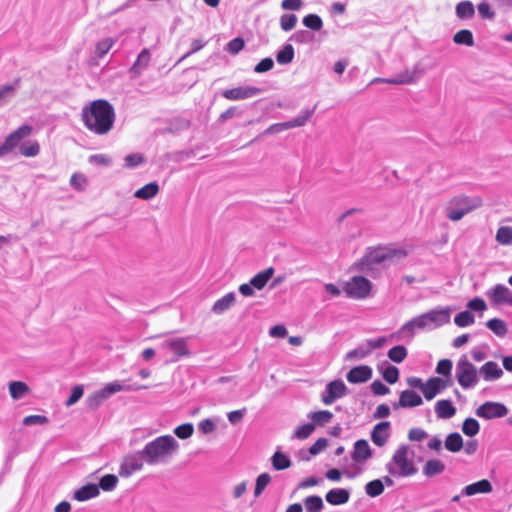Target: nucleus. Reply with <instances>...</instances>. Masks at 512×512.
<instances>
[{
	"label": "nucleus",
	"mask_w": 512,
	"mask_h": 512,
	"mask_svg": "<svg viewBox=\"0 0 512 512\" xmlns=\"http://www.w3.org/2000/svg\"><path fill=\"white\" fill-rule=\"evenodd\" d=\"M83 393H84V389H83L82 385L74 386L71 390L70 397L65 402V405L67 407L74 405L75 403H77L80 400V398L83 396Z\"/></svg>",
	"instance_id": "nucleus-60"
},
{
	"label": "nucleus",
	"mask_w": 512,
	"mask_h": 512,
	"mask_svg": "<svg viewBox=\"0 0 512 512\" xmlns=\"http://www.w3.org/2000/svg\"><path fill=\"white\" fill-rule=\"evenodd\" d=\"M270 481L271 477L268 473H262L257 477L254 491L255 497H258L262 493Z\"/></svg>",
	"instance_id": "nucleus-58"
},
{
	"label": "nucleus",
	"mask_w": 512,
	"mask_h": 512,
	"mask_svg": "<svg viewBox=\"0 0 512 512\" xmlns=\"http://www.w3.org/2000/svg\"><path fill=\"white\" fill-rule=\"evenodd\" d=\"M160 347L173 355V362L192 355L189 347V337H166Z\"/></svg>",
	"instance_id": "nucleus-8"
},
{
	"label": "nucleus",
	"mask_w": 512,
	"mask_h": 512,
	"mask_svg": "<svg viewBox=\"0 0 512 512\" xmlns=\"http://www.w3.org/2000/svg\"><path fill=\"white\" fill-rule=\"evenodd\" d=\"M99 493L98 485L87 484L74 492V499L82 502L97 497Z\"/></svg>",
	"instance_id": "nucleus-30"
},
{
	"label": "nucleus",
	"mask_w": 512,
	"mask_h": 512,
	"mask_svg": "<svg viewBox=\"0 0 512 512\" xmlns=\"http://www.w3.org/2000/svg\"><path fill=\"white\" fill-rule=\"evenodd\" d=\"M479 375H481L485 381H494L501 378L503 370L496 362L488 361L480 368Z\"/></svg>",
	"instance_id": "nucleus-26"
},
{
	"label": "nucleus",
	"mask_w": 512,
	"mask_h": 512,
	"mask_svg": "<svg viewBox=\"0 0 512 512\" xmlns=\"http://www.w3.org/2000/svg\"><path fill=\"white\" fill-rule=\"evenodd\" d=\"M423 316L427 330H433L450 322L451 309L449 307L436 308L423 313Z\"/></svg>",
	"instance_id": "nucleus-11"
},
{
	"label": "nucleus",
	"mask_w": 512,
	"mask_h": 512,
	"mask_svg": "<svg viewBox=\"0 0 512 512\" xmlns=\"http://www.w3.org/2000/svg\"><path fill=\"white\" fill-rule=\"evenodd\" d=\"M486 326L498 337H504L508 333L506 322L499 318H492L488 320L486 322Z\"/></svg>",
	"instance_id": "nucleus-35"
},
{
	"label": "nucleus",
	"mask_w": 512,
	"mask_h": 512,
	"mask_svg": "<svg viewBox=\"0 0 512 512\" xmlns=\"http://www.w3.org/2000/svg\"><path fill=\"white\" fill-rule=\"evenodd\" d=\"M81 119L84 126L96 135L108 134L115 123V109L107 100L98 99L82 108Z\"/></svg>",
	"instance_id": "nucleus-1"
},
{
	"label": "nucleus",
	"mask_w": 512,
	"mask_h": 512,
	"mask_svg": "<svg viewBox=\"0 0 512 512\" xmlns=\"http://www.w3.org/2000/svg\"><path fill=\"white\" fill-rule=\"evenodd\" d=\"M418 330H427L423 314L406 322L393 336H396L397 339L405 337L412 338Z\"/></svg>",
	"instance_id": "nucleus-16"
},
{
	"label": "nucleus",
	"mask_w": 512,
	"mask_h": 512,
	"mask_svg": "<svg viewBox=\"0 0 512 512\" xmlns=\"http://www.w3.org/2000/svg\"><path fill=\"white\" fill-rule=\"evenodd\" d=\"M309 418L313 421L312 424L324 426L331 421L333 414L330 411L322 410L311 413Z\"/></svg>",
	"instance_id": "nucleus-47"
},
{
	"label": "nucleus",
	"mask_w": 512,
	"mask_h": 512,
	"mask_svg": "<svg viewBox=\"0 0 512 512\" xmlns=\"http://www.w3.org/2000/svg\"><path fill=\"white\" fill-rule=\"evenodd\" d=\"M372 283L363 276L350 278L344 286L346 294L354 299H364L370 295Z\"/></svg>",
	"instance_id": "nucleus-9"
},
{
	"label": "nucleus",
	"mask_w": 512,
	"mask_h": 512,
	"mask_svg": "<svg viewBox=\"0 0 512 512\" xmlns=\"http://www.w3.org/2000/svg\"><path fill=\"white\" fill-rule=\"evenodd\" d=\"M372 368L368 365H359L352 368L346 375L349 383L359 384L369 381L372 377Z\"/></svg>",
	"instance_id": "nucleus-21"
},
{
	"label": "nucleus",
	"mask_w": 512,
	"mask_h": 512,
	"mask_svg": "<svg viewBox=\"0 0 512 512\" xmlns=\"http://www.w3.org/2000/svg\"><path fill=\"white\" fill-rule=\"evenodd\" d=\"M303 24L312 30L319 31L322 26L323 22L322 19L316 15V14H308L303 18Z\"/></svg>",
	"instance_id": "nucleus-56"
},
{
	"label": "nucleus",
	"mask_w": 512,
	"mask_h": 512,
	"mask_svg": "<svg viewBox=\"0 0 512 512\" xmlns=\"http://www.w3.org/2000/svg\"><path fill=\"white\" fill-rule=\"evenodd\" d=\"M493 491V485L488 479H481L477 482L466 485L461 490V495L472 497L478 494H490Z\"/></svg>",
	"instance_id": "nucleus-20"
},
{
	"label": "nucleus",
	"mask_w": 512,
	"mask_h": 512,
	"mask_svg": "<svg viewBox=\"0 0 512 512\" xmlns=\"http://www.w3.org/2000/svg\"><path fill=\"white\" fill-rule=\"evenodd\" d=\"M452 361L449 360V359H443V360H440L437 364V367H436V372L438 374H441V375H444V376H447V377H450L451 375V370H452Z\"/></svg>",
	"instance_id": "nucleus-63"
},
{
	"label": "nucleus",
	"mask_w": 512,
	"mask_h": 512,
	"mask_svg": "<svg viewBox=\"0 0 512 512\" xmlns=\"http://www.w3.org/2000/svg\"><path fill=\"white\" fill-rule=\"evenodd\" d=\"M297 23V17L294 14H284L280 18V26L284 31L292 30Z\"/></svg>",
	"instance_id": "nucleus-59"
},
{
	"label": "nucleus",
	"mask_w": 512,
	"mask_h": 512,
	"mask_svg": "<svg viewBox=\"0 0 512 512\" xmlns=\"http://www.w3.org/2000/svg\"><path fill=\"white\" fill-rule=\"evenodd\" d=\"M10 396L13 400L24 398L29 392V386L22 381H12L8 385Z\"/></svg>",
	"instance_id": "nucleus-31"
},
{
	"label": "nucleus",
	"mask_w": 512,
	"mask_h": 512,
	"mask_svg": "<svg viewBox=\"0 0 512 512\" xmlns=\"http://www.w3.org/2000/svg\"><path fill=\"white\" fill-rule=\"evenodd\" d=\"M159 192V185L157 182H150L143 186L142 188L138 189L134 196L138 199L142 200H149L154 198Z\"/></svg>",
	"instance_id": "nucleus-34"
},
{
	"label": "nucleus",
	"mask_w": 512,
	"mask_h": 512,
	"mask_svg": "<svg viewBox=\"0 0 512 512\" xmlns=\"http://www.w3.org/2000/svg\"><path fill=\"white\" fill-rule=\"evenodd\" d=\"M383 491L384 485L380 479L372 480L365 485V492L370 497H377L381 495Z\"/></svg>",
	"instance_id": "nucleus-48"
},
{
	"label": "nucleus",
	"mask_w": 512,
	"mask_h": 512,
	"mask_svg": "<svg viewBox=\"0 0 512 512\" xmlns=\"http://www.w3.org/2000/svg\"><path fill=\"white\" fill-rule=\"evenodd\" d=\"M125 165L128 168H134L144 162V157L142 154L133 153L129 154L125 157Z\"/></svg>",
	"instance_id": "nucleus-64"
},
{
	"label": "nucleus",
	"mask_w": 512,
	"mask_h": 512,
	"mask_svg": "<svg viewBox=\"0 0 512 512\" xmlns=\"http://www.w3.org/2000/svg\"><path fill=\"white\" fill-rule=\"evenodd\" d=\"M313 114V110L302 111L297 117L284 122V129H292L304 126Z\"/></svg>",
	"instance_id": "nucleus-37"
},
{
	"label": "nucleus",
	"mask_w": 512,
	"mask_h": 512,
	"mask_svg": "<svg viewBox=\"0 0 512 512\" xmlns=\"http://www.w3.org/2000/svg\"><path fill=\"white\" fill-rule=\"evenodd\" d=\"M47 423H48V418L43 415H29L23 419V424L25 426L44 425Z\"/></svg>",
	"instance_id": "nucleus-62"
},
{
	"label": "nucleus",
	"mask_w": 512,
	"mask_h": 512,
	"mask_svg": "<svg viewBox=\"0 0 512 512\" xmlns=\"http://www.w3.org/2000/svg\"><path fill=\"white\" fill-rule=\"evenodd\" d=\"M423 400L414 390H404L400 393L399 401L393 404L394 409L412 408L422 405Z\"/></svg>",
	"instance_id": "nucleus-22"
},
{
	"label": "nucleus",
	"mask_w": 512,
	"mask_h": 512,
	"mask_svg": "<svg viewBox=\"0 0 512 512\" xmlns=\"http://www.w3.org/2000/svg\"><path fill=\"white\" fill-rule=\"evenodd\" d=\"M435 412L440 419H449L456 414V408L451 400H439L435 404Z\"/></svg>",
	"instance_id": "nucleus-29"
},
{
	"label": "nucleus",
	"mask_w": 512,
	"mask_h": 512,
	"mask_svg": "<svg viewBox=\"0 0 512 512\" xmlns=\"http://www.w3.org/2000/svg\"><path fill=\"white\" fill-rule=\"evenodd\" d=\"M315 424L307 423L297 427L292 435V438L304 440L308 438L314 431Z\"/></svg>",
	"instance_id": "nucleus-55"
},
{
	"label": "nucleus",
	"mask_w": 512,
	"mask_h": 512,
	"mask_svg": "<svg viewBox=\"0 0 512 512\" xmlns=\"http://www.w3.org/2000/svg\"><path fill=\"white\" fill-rule=\"evenodd\" d=\"M416 81V74L413 71L405 70L392 78H375L372 83H389L394 85L411 84Z\"/></svg>",
	"instance_id": "nucleus-24"
},
{
	"label": "nucleus",
	"mask_w": 512,
	"mask_h": 512,
	"mask_svg": "<svg viewBox=\"0 0 512 512\" xmlns=\"http://www.w3.org/2000/svg\"><path fill=\"white\" fill-rule=\"evenodd\" d=\"M381 374L389 384H394L399 379V370L393 365H387L386 367L381 368Z\"/></svg>",
	"instance_id": "nucleus-53"
},
{
	"label": "nucleus",
	"mask_w": 512,
	"mask_h": 512,
	"mask_svg": "<svg viewBox=\"0 0 512 512\" xmlns=\"http://www.w3.org/2000/svg\"><path fill=\"white\" fill-rule=\"evenodd\" d=\"M115 44V39L111 37L100 40L95 47V57L98 59L103 58Z\"/></svg>",
	"instance_id": "nucleus-41"
},
{
	"label": "nucleus",
	"mask_w": 512,
	"mask_h": 512,
	"mask_svg": "<svg viewBox=\"0 0 512 512\" xmlns=\"http://www.w3.org/2000/svg\"><path fill=\"white\" fill-rule=\"evenodd\" d=\"M32 133L33 127L31 125H22L8 134L0 145V158L12 153L16 148H19L20 154L24 157H36L40 153V145L37 141L21 143L23 139L29 137Z\"/></svg>",
	"instance_id": "nucleus-3"
},
{
	"label": "nucleus",
	"mask_w": 512,
	"mask_h": 512,
	"mask_svg": "<svg viewBox=\"0 0 512 512\" xmlns=\"http://www.w3.org/2000/svg\"><path fill=\"white\" fill-rule=\"evenodd\" d=\"M505 405L498 402H485L476 409V415L484 419L501 418L507 414Z\"/></svg>",
	"instance_id": "nucleus-14"
},
{
	"label": "nucleus",
	"mask_w": 512,
	"mask_h": 512,
	"mask_svg": "<svg viewBox=\"0 0 512 512\" xmlns=\"http://www.w3.org/2000/svg\"><path fill=\"white\" fill-rule=\"evenodd\" d=\"M371 353L369 349L367 348L366 344H362L358 346L357 348L349 351L346 354L345 359L346 360H362L369 356Z\"/></svg>",
	"instance_id": "nucleus-50"
},
{
	"label": "nucleus",
	"mask_w": 512,
	"mask_h": 512,
	"mask_svg": "<svg viewBox=\"0 0 512 512\" xmlns=\"http://www.w3.org/2000/svg\"><path fill=\"white\" fill-rule=\"evenodd\" d=\"M455 12L460 19H470L475 14V8L471 1H461L456 5Z\"/></svg>",
	"instance_id": "nucleus-36"
},
{
	"label": "nucleus",
	"mask_w": 512,
	"mask_h": 512,
	"mask_svg": "<svg viewBox=\"0 0 512 512\" xmlns=\"http://www.w3.org/2000/svg\"><path fill=\"white\" fill-rule=\"evenodd\" d=\"M486 296L494 306H512V291L503 284H496L487 290Z\"/></svg>",
	"instance_id": "nucleus-12"
},
{
	"label": "nucleus",
	"mask_w": 512,
	"mask_h": 512,
	"mask_svg": "<svg viewBox=\"0 0 512 512\" xmlns=\"http://www.w3.org/2000/svg\"><path fill=\"white\" fill-rule=\"evenodd\" d=\"M17 90L16 84H7L0 87V107L8 104L15 96Z\"/></svg>",
	"instance_id": "nucleus-45"
},
{
	"label": "nucleus",
	"mask_w": 512,
	"mask_h": 512,
	"mask_svg": "<svg viewBox=\"0 0 512 512\" xmlns=\"http://www.w3.org/2000/svg\"><path fill=\"white\" fill-rule=\"evenodd\" d=\"M445 464L439 459H430L423 466V474L426 477H433L443 473Z\"/></svg>",
	"instance_id": "nucleus-33"
},
{
	"label": "nucleus",
	"mask_w": 512,
	"mask_h": 512,
	"mask_svg": "<svg viewBox=\"0 0 512 512\" xmlns=\"http://www.w3.org/2000/svg\"><path fill=\"white\" fill-rule=\"evenodd\" d=\"M87 179L84 175L75 173L71 176L70 185L76 190L82 191L85 189Z\"/></svg>",
	"instance_id": "nucleus-61"
},
{
	"label": "nucleus",
	"mask_w": 512,
	"mask_h": 512,
	"mask_svg": "<svg viewBox=\"0 0 512 512\" xmlns=\"http://www.w3.org/2000/svg\"><path fill=\"white\" fill-rule=\"evenodd\" d=\"M415 450L409 445H400L391 460L386 464V470L394 477H410L417 473L414 461Z\"/></svg>",
	"instance_id": "nucleus-5"
},
{
	"label": "nucleus",
	"mask_w": 512,
	"mask_h": 512,
	"mask_svg": "<svg viewBox=\"0 0 512 512\" xmlns=\"http://www.w3.org/2000/svg\"><path fill=\"white\" fill-rule=\"evenodd\" d=\"M456 379L462 388H473L479 381V371L466 357H462L456 365Z\"/></svg>",
	"instance_id": "nucleus-7"
},
{
	"label": "nucleus",
	"mask_w": 512,
	"mask_h": 512,
	"mask_svg": "<svg viewBox=\"0 0 512 512\" xmlns=\"http://www.w3.org/2000/svg\"><path fill=\"white\" fill-rule=\"evenodd\" d=\"M194 426L192 423H185L174 429V434L180 439H188L193 435Z\"/></svg>",
	"instance_id": "nucleus-57"
},
{
	"label": "nucleus",
	"mask_w": 512,
	"mask_h": 512,
	"mask_svg": "<svg viewBox=\"0 0 512 512\" xmlns=\"http://www.w3.org/2000/svg\"><path fill=\"white\" fill-rule=\"evenodd\" d=\"M236 303L235 292H229L213 304L211 311L216 315H221L229 310Z\"/></svg>",
	"instance_id": "nucleus-27"
},
{
	"label": "nucleus",
	"mask_w": 512,
	"mask_h": 512,
	"mask_svg": "<svg viewBox=\"0 0 512 512\" xmlns=\"http://www.w3.org/2000/svg\"><path fill=\"white\" fill-rule=\"evenodd\" d=\"M495 239L501 245H506V246L512 245V227H510V226L499 227L496 232Z\"/></svg>",
	"instance_id": "nucleus-43"
},
{
	"label": "nucleus",
	"mask_w": 512,
	"mask_h": 512,
	"mask_svg": "<svg viewBox=\"0 0 512 512\" xmlns=\"http://www.w3.org/2000/svg\"><path fill=\"white\" fill-rule=\"evenodd\" d=\"M352 459L357 463H364L372 457V450L367 440L361 439L354 443Z\"/></svg>",
	"instance_id": "nucleus-23"
},
{
	"label": "nucleus",
	"mask_w": 512,
	"mask_h": 512,
	"mask_svg": "<svg viewBox=\"0 0 512 512\" xmlns=\"http://www.w3.org/2000/svg\"><path fill=\"white\" fill-rule=\"evenodd\" d=\"M480 430V425L478 421L474 418H467L462 425V431L465 435L469 437H473L478 434Z\"/></svg>",
	"instance_id": "nucleus-52"
},
{
	"label": "nucleus",
	"mask_w": 512,
	"mask_h": 512,
	"mask_svg": "<svg viewBox=\"0 0 512 512\" xmlns=\"http://www.w3.org/2000/svg\"><path fill=\"white\" fill-rule=\"evenodd\" d=\"M325 498L332 505H342L349 501L350 493L346 489L335 488L328 491Z\"/></svg>",
	"instance_id": "nucleus-28"
},
{
	"label": "nucleus",
	"mask_w": 512,
	"mask_h": 512,
	"mask_svg": "<svg viewBox=\"0 0 512 512\" xmlns=\"http://www.w3.org/2000/svg\"><path fill=\"white\" fill-rule=\"evenodd\" d=\"M449 386V381L440 377L429 378L423 387L422 393L426 400L434 399L439 393Z\"/></svg>",
	"instance_id": "nucleus-17"
},
{
	"label": "nucleus",
	"mask_w": 512,
	"mask_h": 512,
	"mask_svg": "<svg viewBox=\"0 0 512 512\" xmlns=\"http://www.w3.org/2000/svg\"><path fill=\"white\" fill-rule=\"evenodd\" d=\"M306 512H321L324 507L323 500L320 496H308L304 499Z\"/></svg>",
	"instance_id": "nucleus-44"
},
{
	"label": "nucleus",
	"mask_w": 512,
	"mask_h": 512,
	"mask_svg": "<svg viewBox=\"0 0 512 512\" xmlns=\"http://www.w3.org/2000/svg\"><path fill=\"white\" fill-rule=\"evenodd\" d=\"M179 450V443L171 435H163L148 442L142 449L145 462L149 465L166 463Z\"/></svg>",
	"instance_id": "nucleus-4"
},
{
	"label": "nucleus",
	"mask_w": 512,
	"mask_h": 512,
	"mask_svg": "<svg viewBox=\"0 0 512 512\" xmlns=\"http://www.w3.org/2000/svg\"><path fill=\"white\" fill-rule=\"evenodd\" d=\"M475 322V317L470 311H462L454 318V323L458 327H467Z\"/></svg>",
	"instance_id": "nucleus-51"
},
{
	"label": "nucleus",
	"mask_w": 512,
	"mask_h": 512,
	"mask_svg": "<svg viewBox=\"0 0 512 512\" xmlns=\"http://www.w3.org/2000/svg\"><path fill=\"white\" fill-rule=\"evenodd\" d=\"M391 436V424L389 421H383L376 424L371 431V440L378 446H385Z\"/></svg>",
	"instance_id": "nucleus-18"
},
{
	"label": "nucleus",
	"mask_w": 512,
	"mask_h": 512,
	"mask_svg": "<svg viewBox=\"0 0 512 512\" xmlns=\"http://www.w3.org/2000/svg\"><path fill=\"white\" fill-rule=\"evenodd\" d=\"M407 355V349L402 345L392 347L387 353L388 358L395 363L403 362Z\"/></svg>",
	"instance_id": "nucleus-46"
},
{
	"label": "nucleus",
	"mask_w": 512,
	"mask_h": 512,
	"mask_svg": "<svg viewBox=\"0 0 512 512\" xmlns=\"http://www.w3.org/2000/svg\"><path fill=\"white\" fill-rule=\"evenodd\" d=\"M105 400H107L106 397H104V393L102 392V390H97L95 392H93L92 394H90L87 399H86V403H87V406L88 408L92 409V410H95L97 409Z\"/></svg>",
	"instance_id": "nucleus-49"
},
{
	"label": "nucleus",
	"mask_w": 512,
	"mask_h": 512,
	"mask_svg": "<svg viewBox=\"0 0 512 512\" xmlns=\"http://www.w3.org/2000/svg\"><path fill=\"white\" fill-rule=\"evenodd\" d=\"M262 92L260 88L254 86H240L227 89L222 92V96L231 101L244 100L259 95Z\"/></svg>",
	"instance_id": "nucleus-15"
},
{
	"label": "nucleus",
	"mask_w": 512,
	"mask_h": 512,
	"mask_svg": "<svg viewBox=\"0 0 512 512\" xmlns=\"http://www.w3.org/2000/svg\"><path fill=\"white\" fill-rule=\"evenodd\" d=\"M454 43L458 45H466L472 47L474 45V37L470 30L462 29L456 32L453 36Z\"/></svg>",
	"instance_id": "nucleus-40"
},
{
	"label": "nucleus",
	"mask_w": 512,
	"mask_h": 512,
	"mask_svg": "<svg viewBox=\"0 0 512 512\" xmlns=\"http://www.w3.org/2000/svg\"><path fill=\"white\" fill-rule=\"evenodd\" d=\"M445 448L451 452H458L463 448V439L459 433H451L445 439Z\"/></svg>",
	"instance_id": "nucleus-39"
},
{
	"label": "nucleus",
	"mask_w": 512,
	"mask_h": 512,
	"mask_svg": "<svg viewBox=\"0 0 512 512\" xmlns=\"http://www.w3.org/2000/svg\"><path fill=\"white\" fill-rule=\"evenodd\" d=\"M483 205L481 197L478 196H466L457 195L452 197L445 205L444 212L445 216L453 221L457 222L461 220L465 215L480 208Z\"/></svg>",
	"instance_id": "nucleus-6"
},
{
	"label": "nucleus",
	"mask_w": 512,
	"mask_h": 512,
	"mask_svg": "<svg viewBox=\"0 0 512 512\" xmlns=\"http://www.w3.org/2000/svg\"><path fill=\"white\" fill-rule=\"evenodd\" d=\"M294 58V48L291 44H286L276 55V60L281 65L289 64Z\"/></svg>",
	"instance_id": "nucleus-42"
},
{
	"label": "nucleus",
	"mask_w": 512,
	"mask_h": 512,
	"mask_svg": "<svg viewBox=\"0 0 512 512\" xmlns=\"http://www.w3.org/2000/svg\"><path fill=\"white\" fill-rule=\"evenodd\" d=\"M348 393L345 383L340 380L329 382L321 393V400L325 405H331L337 399L344 397Z\"/></svg>",
	"instance_id": "nucleus-10"
},
{
	"label": "nucleus",
	"mask_w": 512,
	"mask_h": 512,
	"mask_svg": "<svg viewBox=\"0 0 512 512\" xmlns=\"http://www.w3.org/2000/svg\"><path fill=\"white\" fill-rule=\"evenodd\" d=\"M271 463L275 470H284L291 466V460L281 451L277 450L271 457Z\"/></svg>",
	"instance_id": "nucleus-38"
},
{
	"label": "nucleus",
	"mask_w": 512,
	"mask_h": 512,
	"mask_svg": "<svg viewBox=\"0 0 512 512\" xmlns=\"http://www.w3.org/2000/svg\"><path fill=\"white\" fill-rule=\"evenodd\" d=\"M408 255L405 247L394 244L368 247L357 263L361 271H372L377 266H387L400 262Z\"/></svg>",
	"instance_id": "nucleus-2"
},
{
	"label": "nucleus",
	"mask_w": 512,
	"mask_h": 512,
	"mask_svg": "<svg viewBox=\"0 0 512 512\" xmlns=\"http://www.w3.org/2000/svg\"><path fill=\"white\" fill-rule=\"evenodd\" d=\"M150 60H151V54H150V51L148 49H143L136 61L134 62V64L131 66L129 72L132 76V78H137L139 77L142 72L147 69V67L149 66V63H150Z\"/></svg>",
	"instance_id": "nucleus-25"
},
{
	"label": "nucleus",
	"mask_w": 512,
	"mask_h": 512,
	"mask_svg": "<svg viewBox=\"0 0 512 512\" xmlns=\"http://www.w3.org/2000/svg\"><path fill=\"white\" fill-rule=\"evenodd\" d=\"M143 389H148V386L139 384H124L121 381L116 380L105 384L101 390L104 393V397L108 399L112 395L121 391H139Z\"/></svg>",
	"instance_id": "nucleus-19"
},
{
	"label": "nucleus",
	"mask_w": 512,
	"mask_h": 512,
	"mask_svg": "<svg viewBox=\"0 0 512 512\" xmlns=\"http://www.w3.org/2000/svg\"><path fill=\"white\" fill-rule=\"evenodd\" d=\"M118 483V478L114 474H107L100 479L99 488L104 491H113Z\"/></svg>",
	"instance_id": "nucleus-54"
},
{
	"label": "nucleus",
	"mask_w": 512,
	"mask_h": 512,
	"mask_svg": "<svg viewBox=\"0 0 512 512\" xmlns=\"http://www.w3.org/2000/svg\"><path fill=\"white\" fill-rule=\"evenodd\" d=\"M144 462L145 457L142 455V450L137 453L127 455L124 457L120 465L119 474L122 477H129L134 472L141 470L143 468Z\"/></svg>",
	"instance_id": "nucleus-13"
},
{
	"label": "nucleus",
	"mask_w": 512,
	"mask_h": 512,
	"mask_svg": "<svg viewBox=\"0 0 512 512\" xmlns=\"http://www.w3.org/2000/svg\"><path fill=\"white\" fill-rule=\"evenodd\" d=\"M273 275H274V268L269 267V268L259 272L258 274H256L250 280V283L255 289L262 290L266 286L268 281L273 277Z\"/></svg>",
	"instance_id": "nucleus-32"
}]
</instances>
